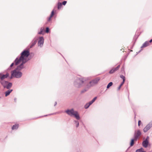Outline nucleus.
Returning <instances> with one entry per match:
<instances>
[{"instance_id":"31","label":"nucleus","mask_w":152,"mask_h":152,"mask_svg":"<svg viewBox=\"0 0 152 152\" xmlns=\"http://www.w3.org/2000/svg\"><path fill=\"white\" fill-rule=\"evenodd\" d=\"M15 65V63L14 62V61L10 65V67H9V68H8V69H11V68L12 67L13 65Z\"/></svg>"},{"instance_id":"21","label":"nucleus","mask_w":152,"mask_h":152,"mask_svg":"<svg viewBox=\"0 0 152 152\" xmlns=\"http://www.w3.org/2000/svg\"><path fill=\"white\" fill-rule=\"evenodd\" d=\"M56 10H55L54 9H53L52 11L50 16L52 17L54 14V12H56Z\"/></svg>"},{"instance_id":"41","label":"nucleus","mask_w":152,"mask_h":152,"mask_svg":"<svg viewBox=\"0 0 152 152\" xmlns=\"http://www.w3.org/2000/svg\"><path fill=\"white\" fill-rule=\"evenodd\" d=\"M87 103L89 104V105L90 106L93 103L91 101H90L89 102Z\"/></svg>"},{"instance_id":"34","label":"nucleus","mask_w":152,"mask_h":152,"mask_svg":"<svg viewBox=\"0 0 152 152\" xmlns=\"http://www.w3.org/2000/svg\"><path fill=\"white\" fill-rule=\"evenodd\" d=\"M149 137L148 136H147L146 137V138L145 139V140H144V141L149 142Z\"/></svg>"},{"instance_id":"5","label":"nucleus","mask_w":152,"mask_h":152,"mask_svg":"<svg viewBox=\"0 0 152 152\" xmlns=\"http://www.w3.org/2000/svg\"><path fill=\"white\" fill-rule=\"evenodd\" d=\"M100 80V78L98 77H96L95 79L92 80L87 84L88 87L90 88L91 87L94 86L98 83Z\"/></svg>"},{"instance_id":"10","label":"nucleus","mask_w":152,"mask_h":152,"mask_svg":"<svg viewBox=\"0 0 152 152\" xmlns=\"http://www.w3.org/2000/svg\"><path fill=\"white\" fill-rule=\"evenodd\" d=\"M141 133L140 130H138L136 133L135 132L134 138H135V141H137L138 137L141 135Z\"/></svg>"},{"instance_id":"8","label":"nucleus","mask_w":152,"mask_h":152,"mask_svg":"<svg viewBox=\"0 0 152 152\" xmlns=\"http://www.w3.org/2000/svg\"><path fill=\"white\" fill-rule=\"evenodd\" d=\"M44 38L43 37H39L38 41V44L39 46L41 47H42L43 45L44 42Z\"/></svg>"},{"instance_id":"52","label":"nucleus","mask_w":152,"mask_h":152,"mask_svg":"<svg viewBox=\"0 0 152 152\" xmlns=\"http://www.w3.org/2000/svg\"><path fill=\"white\" fill-rule=\"evenodd\" d=\"M1 97L0 96V99H1Z\"/></svg>"},{"instance_id":"7","label":"nucleus","mask_w":152,"mask_h":152,"mask_svg":"<svg viewBox=\"0 0 152 152\" xmlns=\"http://www.w3.org/2000/svg\"><path fill=\"white\" fill-rule=\"evenodd\" d=\"M152 127V121L149 123L144 128L143 131L144 132H147Z\"/></svg>"},{"instance_id":"50","label":"nucleus","mask_w":152,"mask_h":152,"mask_svg":"<svg viewBox=\"0 0 152 152\" xmlns=\"http://www.w3.org/2000/svg\"><path fill=\"white\" fill-rule=\"evenodd\" d=\"M62 56H63V58H64V56H63L62 55Z\"/></svg>"},{"instance_id":"4","label":"nucleus","mask_w":152,"mask_h":152,"mask_svg":"<svg viewBox=\"0 0 152 152\" xmlns=\"http://www.w3.org/2000/svg\"><path fill=\"white\" fill-rule=\"evenodd\" d=\"M0 83L4 88H6L7 89H10L12 86V84L11 83L7 81H1Z\"/></svg>"},{"instance_id":"35","label":"nucleus","mask_w":152,"mask_h":152,"mask_svg":"<svg viewBox=\"0 0 152 152\" xmlns=\"http://www.w3.org/2000/svg\"><path fill=\"white\" fill-rule=\"evenodd\" d=\"M67 3V1H64L62 2V5L65 6Z\"/></svg>"},{"instance_id":"29","label":"nucleus","mask_w":152,"mask_h":152,"mask_svg":"<svg viewBox=\"0 0 152 152\" xmlns=\"http://www.w3.org/2000/svg\"><path fill=\"white\" fill-rule=\"evenodd\" d=\"M50 31V29L48 27H47L46 28V29L45 30V32L46 33H48Z\"/></svg>"},{"instance_id":"26","label":"nucleus","mask_w":152,"mask_h":152,"mask_svg":"<svg viewBox=\"0 0 152 152\" xmlns=\"http://www.w3.org/2000/svg\"><path fill=\"white\" fill-rule=\"evenodd\" d=\"M44 28L41 27L40 28V31L39 32L38 34H42V32L44 31Z\"/></svg>"},{"instance_id":"6","label":"nucleus","mask_w":152,"mask_h":152,"mask_svg":"<svg viewBox=\"0 0 152 152\" xmlns=\"http://www.w3.org/2000/svg\"><path fill=\"white\" fill-rule=\"evenodd\" d=\"M12 72L13 73L15 78H20L22 76V73L19 71H18L17 69H15L13 71H12Z\"/></svg>"},{"instance_id":"39","label":"nucleus","mask_w":152,"mask_h":152,"mask_svg":"<svg viewBox=\"0 0 152 152\" xmlns=\"http://www.w3.org/2000/svg\"><path fill=\"white\" fill-rule=\"evenodd\" d=\"M141 123V121L140 120H139L138 121V126H140Z\"/></svg>"},{"instance_id":"44","label":"nucleus","mask_w":152,"mask_h":152,"mask_svg":"<svg viewBox=\"0 0 152 152\" xmlns=\"http://www.w3.org/2000/svg\"><path fill=\"white\" fill-rule=\"evenodd\" d=\"M14 101L15 102H16V101H17V98H15L14 99Z\"/></svg>"},{"instance_id":"18","label":"nucleus","mask_w":152,"mask_h":152,"mask_svg":"<svg viewBox=\"0 0 152 152\" xmlns=\"http://www.w3.org/2000/svg\"><path fill=\"white\" fill-rule=\"evenodd\" d=\"M136 152H146L145 151H144L143 149L142 148L137 149L136 151Z\"/></svg>"},{"instance_id":"19","label":"nucleus","mask_w":152,"mask_h":152,"mask_svg":"<svg viewBox=\"0 0 152 152\" xmlns=\"http://www.w3.org/2000/svg\"><path fill=\"white\" fill-rule=\"evenodd\" d=\"M74 124H75V126L76 128H77L79 126V122L78 121L76 120H74Z\"/></svg>"},{"instance_id":"20","label":"nucleus","mask_w":152,"mask_h":152,"mask_svg":"<svg viewBox=\"0 0 152 152\" xmlns=\"http://www.w3.org/2000/svg\"><path fill=\"white\" fill-rule=\"evenodd\" d=\"M135 140V138L132 139L131 140L130 143V145L131 146H133L134 144V141Z\"/></svg>"},{"instance_id":"9","label":"nucleus","mask_w":152,"mask_h":152,"mask_svg":"<svg viewBox=\"0 0 152 152\" xmlns=\"http://www.w3.org/2000/svg\"><path fill=\"white\" fill-rule=\"evenodd\" d=\"M17 67L15 68L18 71H20L22 69L26 68V66L21 63L19 65H17Z\"/></svg>"},{"instance_id":"45","label":"nucleus","mask_w":152,"mask_h":152,"mask_svg":"<svg viewBox=\"0 0 152 152\" xmlns=\"http://www.w3.org/2000/svg\"><path fill=\"white\" fill-rule=\"evenodd\" d=\"M57 104V102H55V104H54V106H55Z\"/></svg>"},{"instance_id":"25","label":"nucleus","mask_w":152,"mask_h":152,"mask_svg":"<svg viewBox=\"0 0 152 152\" xmlns=\"http://www.w3.org/2000/svg\"><path fill=\"white\" fill-rule=\"evenodd\" d=\"M113 84V83L112 82H110L107 86V89L109 88L110 86H111Z\"/></svg>"},{"instance_id":"23","label":"nucleus","mask_w":152,"mask_h":152,"mask_svg":"<svg viewBox=\"0 0 152 152\" xmlns=\"http://www.w3.org/2000/svg\"><path fill=\"white\" fill-rule=\"evenodd\" d=\"M138 37V36H137L136 35H135L134 36L133 38V42H134V43H135Z\"/></svg>"},{"instance_id":"11","label":"nucleus","mask_w":152,"mask_h":152,"mask_svg":"<svg viewBox=\"0 0 152 152\" xmlns=\"http://www.w3.org/2000/svg\"><path fill=\"white\" fill-rule=\"evenodd\" d=\"M37 42V39L34 38L30 44V48H31L33 47L36 44Z\"/></svg>"},{"instance_id":"24","label":"nucleus","mask_w":152,"mask_h":152,"mask_svg":"<svg viewBox=\"0 0 152 152\" xmlns=\"http://www.w3.org/2000/svg\"><path fill=\"white\" fill-rule=\"evenodd\" d=\"M62 5V3L61 2H58V7H57L58 9H60Z\"/></svg>"},{"instance_id":"27","label":"nucleus","mask_w":152,"mask_h":152,"mask_svg":"<svg viewBox=\"0 0 152 152\" xmlns=\"http://www.w3.org/2000/svg\"><path fill=\"white\" fill-rule=\"evenodd\" d=\"M120 77L123 79V81L124 82L125 81V77L123 75H121L120 76Z\"/></svg>"},{"instance_id":"3","label":"nucleus","mask_w":152,"mask_h":152,"mask_svg":"<svg viewBox=\"0 0 152 152\" xmlns=\"http://www.w3.org/2000/svg\"><path fill=\"white\" fill-rule=\"evenodd\" d=\"M65 112L68 115L71 116H74L77 120H79L80 119V116L78 112L76 111H74L73 108L71 109H68L66 110Z\"/></svg>"},{"instance_id":"47","label":"nucleus","mask_w":152,"mask_h":152,"mask_svg":"<svg viewBox=\"0 0 152 152\" xmlns=\"http://www.w3.org/2000/svg\"><path fill=\"white\" fill-rule=\"evenodd\" d=\"M141 50H140V51L138 52V53H139L140 52V51H141Z\"/></svg>"},{"instance_id":"17","label":"nucleus","mask_w":152,"mask_h":152,"mask_svg":"<svg viewBox=\"0 0 152 152\" xmlns=\"http://www.w3.org/2000/svg\"><path fill=\"white\" fill-rule=\"evenodd\" d=\"M89 88H88V86H87V85H86V88H84L81 91V94L83 93H85L86 91H88V89H89Z\"/></svg>"},{"instance_id":"28","label":"nucleus","mask_w":152,"mask_h":152,"mask_svg":"<svg viewBox=\"0 0 152 152\" xmlns=\"http://www.w3.org/2000/svg\"><path fill=\"white\" fill-rule=\"evenodd\" d=\"M124 83V82H122L121 83V84L118 87V90H119L121 88V86L123 85V84Z\"/></svg>"},{"instance_id":"43","label":"nucleus","mask_w":152,"mask_h":152,"mask_svg":"<svg viewBox=\"0 0 152 152\" xmlns=\"http://www.w3.org/2000/svg\"><path fill=\"white\" fill-rule=\"evenodd\" d=\"M148 42H149V44L151 43L152 42V39H151L149 41H148Z\"/></svg>"},{"instance_id":"51","label":"nucleus","mask_w":152,"mask_h":152,"mask_svg":"<svg viewBox=\"0 0 152 152\" xmlns=\"http://www.w3.org/2000/svg\"><path fill=\"white\" fill-rule=\"evenodd\" d=\"M62 56H63V58H64V56H63L62 55Z\"/></svg>"},{"instance_id":"33","label":"nucleus","mask_w":152,"mask_h":152,"mask_svg":"<svg viewBox=\"0 0 152 152\" xmlns=\"http://www.w3.org/2000/svg\"><path fill=\"white\" fill-rule=\"evenodd\" d=\"M149 137L148 136H147L146 137V138L145 139V140H144V141L149 142Z\"/></svg>"},{"instance_id":"40","label":"nucleus","mask_w":152,"mask_h":152,"mask_svg":"<svg viewBox=\"0 0 152 152\" xmlns=\"http://www.w3.org/2000/svg\"><path fill=\"white\" fill-rule=\"evenodd\" d=\"M5 75L6 78H7L9 76V74L8 73H7L5 75Z\"/></svg>"},{"instance_id":"32","label":"nucleus","mask_w":152,"mask_h":152,"mask_svg":"<svg viewBox=\"0 0 152 152\" xmlns=\"http://www.w3.org/2000/svg\"><path fill=\"white\" fill-rule=\"evenodd\" d=\"M13 77H15L14 75L13 74V73L12 72H11V76L10 77V79H12Z\"/></svg>"},{"instance_id":"2","label":"nucleus","mask_w":152,"mask_h":152,"mask_svg":"<svg viewBox=\"0 0 152 152\" xmlns=\"http://www.w3.org/2000/svg\"><path fill=\"white\" fill-rule=\"evenodd\" d=\"M85 81L84 77L77 78L74 82V85L77 88L81 87L84 85Z\"/></svg>"},{"instance_id":"36","label":"nucleus","mask_w":152,"mask_h":152,"mask_svg":"<svg viewBox=\"0 0 152 152\" xmlns=\"http://www.w3.org/2000/svg\"><path fill=\"white\" fill-rule=\"evenodd\" d=\"M97 98V97L96 96L95 97H94L91 100V102L93 103L95 101V100Z\"/></svg>"},{"instance_id":"15","label":"nucleus","mask_w":152,"mask_h":152,"mask_svg":"<svg viewBox=\"0 0 152 152\" xmlns=\"http://www.w3.org/2000/svg\"><path fill=\"white\" fill-rule=\"evenodd\" d=\"M19 127L18 124H15L12 127V130L17 129Z\"/></svg>"},{"instance_id":"49","label":"nucleus","mask_w":152,"mask_h":152,"mask_svg":"<svg viewBox=\"0 0 152 152\" xmlns=\"http://www.w3.org/2000/svg\"><path fill=\"white\" fill-rule=\"evenodd\" d=\"M62 56H63V58H64V56H63L62 55Z\"/></svg>"},{"instance_id":"12","label":"nucleus","mask_w":152,"mask_h":152,"mask_svg":"<svg viewBox=\"0 0 152 152\" xmlns=\"http://www.w3.org/2000/svg\"><path fill=\"white\" fill-rule=\"evenodd\" d=\"M150 44L149 42H148V41H146L143 44L141 48H142L146 47L149 45Z\"/></svg>"},{"instance_id":"38","label":"nucleus","mask_w":152,"mask_h":152,"mask_svg":"<svg viewBox=\"0 0 152 152\" xmlns=\"http://www.w3.org/2000/svg\"><path fill=\"white\" fill-rule=\"evenodd\" d=\"M120 65H118L117 66V67L114 68H115V69L117 71L120 68Z\"/></svg>"},{"instance_id":"22","label":"nucleus","mask_w":152,"mask_h":152,"mask_svg":"<svg viewBox=\"0 0 152 152\" xmlns=\"http://www.w3.org/2000/svg\"><path fill=\"white\" fill-rule=\"evenodd\" d=\"M116 71V70L115 69V68H113L109 72V73L112 74Z\"/></svg>"},{"instance_id":"48","label":"nucleus","mask_w":152,"mask_h":152,"mask_svg":"<svg viewBox=\"0 0 152 152\" xmlns=\"http://www.w3.org/2000/svg\"><path fill=\"white\" fill-rule=\"evenodd\" d=\"M62 56H63V58H64V56H63L62 55Z\"/></svg>"},{"instance_id":"37","label":"nucleus","mask_w":152,"mask_h":152,"mask_svg":"<svg viewBox=\"0 0 152 152\" xmlns=\"http://www.w3.org/2000/svg\"><path fill=\"white\" fill-rule=\"evenodd\" d=\"M58 113L57 112V113H51V114H49L48 115H45L43 116H47L48 115H54L55 114H56Z\"/></svg>"},{"instance_id":"14","label":"nucleus","mask_w":152,"mask_h":152,"mask_svg":"<svg viewBox=\"0 0 152 152\" xmlns=\"http://www.w3.org/2000/svg\"><path fill=\"white\" fill-rule=\"evenodd\" d=\"M148 143L149 142L143 141L142 142V145L144 147L146 148L148 147Z\"/></svg>"},{"instance_id":"16","label":"nucleus","mask_w":152,"mask_h":152,"mask_svg":"<svg viewBox=\"0 0 152 152\" xmlns=\"http://www.w3.org/2000/svg\"><path fill=\"white\" fill-rule=\"evenodd\" d=\"M5 78H6V77L4 75L0 73V78L1 81L4 80V79Z\"/></svg>"},{"instance_id":"46","label":"nucleus","mask_w":152,"mask_h":152,"mask_svg":"<svg viewBox=\"0 0 152 152\" xmlns=\"http://www.w3.org/2000/svg\"><path fill=\"white\" fill-rule=\"evenodd\" d=\"M83 125H84V127L85 128H86V126H85L83 124Z\"/></svg>"},{"instance_id":"1","label":"nucleus","mask_w":152,"mask_h":152,"mask_svg":"<svg viewBox=\"0 0 152 152\" xmlns=\"http://www.w3.org/2000/svg\"><path fill=\"white\" fill-rule=\"evenodd\" d=\"M30 54L29 49L27 50H24L22 51L20 54V56L19 57H17L14 60L15 63V65H18L22 62L21 63L23 64H24L31 58H27L28 57Z\"/></svg>"},{"instance_id":"30","label":"nucleus","mask_w":152,"mask_h":152,"mask_svg":"<svg viewBox=\"0 0 152 152\" xmlns=\"http://www.w3.org/2000/svg\"><path fill=\"white\" fill-rule=\"evenodd\" d=\"M90 106L89 105V104L87 103L84 106V108L85 109H88Z\"/></svg>"},{"instance_id":"13","label":"nucleus","mask_w":152,"mask_h":152,"mask_svg":"<svg viewBox=\"0 0 152 152\" xmlns=\"http://www.w3.org/2000/svg\"><path fill=\"white\" fill-rule=\"evenodd\" d=\"M12 91V89H9L6 91L5 93V96L6 97L9 95Z\"/></svg>"},{"instance_id":"42","label":"nucleus","mask_w":152,"mask_h":152,"mask_svg":"<svg viewBox=\"0 0 152 152\" xmlns=\"http://www.w3.org/2000/svg\"><path fill=\"white\" fill-rule=\"evenodd\" d=\"M52 18V17H51V16H50L48 19V21L49 22L51 18Z\"/></svg>"}]
</instances>
